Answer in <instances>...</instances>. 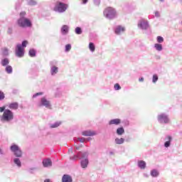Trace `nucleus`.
I'll use <instances>...</instances> for the list:
<instances>
[{"label": "nucleus", "instance_id": "1", "mask_svg": "<svg viewBox=\"0 0 182 182\" xmlns=\"http://www.w3.org/2000/svg\"><path fill=\"white\" fill-rule=\"evenodd\" d=\"M10 150L16 157L13 159L14 164H16V166L20 168V167H22V162L20 159L23 154L22 149H21V147H19L18 144H12L10 146Z\"/></svg>", "mask_w": 182, "mask_h": 182}, {"label": "nucleus", "instance_id": "2", "mask_svg": "<svg viewBox=\"0 0 182 182\" xmlns=\"http://www.w3.org/2000/svg\"><path fill=\"white\" fill-rule=\"evenodd\" d=\"M89 156V154L86 151H79L77 154L74 155L73 156L70 157V160H77L78 159L80 161V166L82 168H87V166H89V159L87 157Z\"/></svg>", "mask_w": 182, "mask_h": 182}, {"label": "nucleus", "instance_id": "3", "mask_svg": "<svg viewBox=\"0 0 182 182\" xmlns=\"http://www.w3.org/2000/svg\"><path fill=\"white\" fill-rule=\"evenodd\" d=\"M68 8H69L68 4L57 1L53 7V11L54 12H58V14H63L64 12H66Z\"/></svg>", "mask_w": 182, "mask_h": 182}, {"label": "nucleus", "instance_id": "4", "mask_svg": "<svg viewBox=\"0 0 182 182\" xmlns=\"http://www.w3.org/2000/svg\"><path fill=\"white\" fill-rule=\"evenodd\" d=\"M103 15L107 19H114L117 16V11L112 7H107L104 10Z\"/></svg>", "mask_w": 182, "mask_h": 182}, {"label": "nucleus", "instance_id": "5", "mask_svg": "<svg viewBox=\"0 0 182 182\" xmlns=\"http://www.w3.org/2000/svg\"><path fill=\"white\" fill-rule=\"evenodd\" d=\"M17 25L19 28H32L33 24L32 23V21L28 18H19L17 20Z\"/></svg>", "mask_w": 182, "mask_h": 182}, {"label": "nucleus", "instance_id": "6", "mask_svg": "<svg viewBox=\"0 0 182 182\" xmlns=\"http://www.w3.org/2000/svg\"><path fill=\"white\" fill-rule=\"evenodd\" d=\"M0 120L3 123L6 122L9 123V122H12L14 120V112L9 109H6V110L3 113L1 116H0Z\"/></svg>", "mask_w": 182, "mask_h": 182}, {"label": "nucleus", "instance_id": "7", "mask_svg": "<svg viewBox=\"0 0 182 182\" xmlns=\"http://www.w3.org/2000/svg\"><path fill=\"white\" fill-rule=\"evenodd\" d=\"M37 106L38 107H45L46 109H52V104L46 97H42L38 102Z\"/></svg>", "mask_w": 182, "mask_h": 182}, {"label": "nucleus", "instance_id": "8", "mask_svg": "<svg viewBox=\"0 0 182 182\" xmlns=\"http://www.w3.org/2000/svg\"><path fill=\"white\" fill-rule=\"evenodd\" d=\"M157 121L160 124H168L170 123V117L166 113H161L157 115Z\"/></svg>", "mask_w": 182, "mask_h": 182}, {"label": "nucleus", "instance_id": "9", "mask_svg": "<svg viewBox=\"0 0 182 182\" xmlns=\"http://www.w3.org/2000/svg\"><path fill=\"white\" fill-rule=\"evenodd\" d=\"M150 26L149 21L147 20H140L138 21V28L141 29V31H147Z\"/></svg>", "mask_w": 182, "mask_h": 182}, {"label": "nucleus", "instance_id": "10", "mask_svg": "<svg viewBox=\"0 0 182 182\" xmlns=\"http://www.w3.org/2000/svg\"><path fill=\"white\" fill-rule=\"evenodd\" d=\"M25 55V48H22L21 44H17L16 46V56L17 58H23Z\"/></svg>", "mask_w": 182, "mask_h": 182}, {"label": "nucleus", "instance_id": "11", "mask_svg": "<svg viewBox=\"0 0 182 182\" xmlns=\"http://www.w3.org/2000/svg\"><path fill=\"white\" fill-rule=\"evenodd\" d=\"M164 146L166 147V149H168L170 146H171V142L173 141V136L171 135H166L164 138Z\"/></svg>", "mask_w": 182, "mask_h": 182}, {"label": "nucleus", "instance_id": "12", "mask_svg": "<svg viewBox=\"0 0 182 182\" xmlns=\"http://www.w3.org/2000/svg\"><path fill=\"white\" fill-rule=\"evenodd\" d=\"M55 63V61L50 62V75L51 76H55V75L58 74V72H59V68L53 65Z\"/></svg>", "mask_w": 182, "mask_h": 182}, {"label": "nucleus", "instance_id": "13", "mask_svg": "<svg viewBox=\"0 0 182 182\" xmlns=\"http://www.w3.org/2000/svg\"><path fill=\"white\" fill-rule=\"evenodd\" d=\"M82 136L92 137L93 136H96V132L91 130H85L82 132Z\"/></svg>", "mask_w": 182, "mask_h": 182}, {"label": "nucleus", "instance_id": "14", "mask_svg": "<svg viewBox=\"0 0 182 182\" xmlns=\"http://www.w3.org/2000/svg\"><path fill=\"white\" fill-rule=\"evenodd\" d=\"M122 123V119L119 118L112 119L109 121L108 124L109 126L114 125V126H119Z\"/></svg>", "mask_w": 182, "mask_h": 182}, {"label": "nucleus", "instance_id": "15", "mask_svg": "<svg viewBox=\"0 0 182 182\" xmlns=\"http://www.w3.org/2000/svg\"><path fill=\"white\" fill-rule=\"evenodd\" d=\"M69 29H70V27H69L68 25H63L60 28L61 34L68 35V33H69Z\"/></svg>", "mask_w": 182, "mask_h": 182}, {"label": "nucleus", "instance_id": "16", "mask_svg": "<svg viewBox=\"0 0 182 182\" xmlns=\"http://www.w3.org/2000/svg\"><path fill=\"white\" fill-rule=\"evenodd\" d=\"M62 182H73V178L69 174H64L62 177Z\"/></svg>", "mask_w": 182, "mask_h": 182}, {"label": "nucleus", "instance_id": "17", "mask_svg": "<svg viewBox=\"0 0 182 182\" xmlns=\"http://www.w3.org/2000/svg\"><path fill=\"white\" fill-rule=\"evenodd\" d=\"M19 107V103L14 102L9 104V109L11 110H18Z\"/></svg>", "mask_w": 182, "mask_h": 182}, {"label": "nucleus", "instance_id": "18", "mask_svg": "<svg viewBox=\"0 0 182 182\" xmlns=\"http://www.w3.org/2000/svg\"><path fill=\"white\" fill-rule=\"evenodd\" d=\"M146 166H147V164H146V161L143 160H139L137 162V166L139 167V168H141V170H144Z\"/></svg>", "mask_w": 182, "mask_h": 182}, {"label": "nucleus", "instance_id": "19", "mask_svg": "<svg viewBox=\"0 0 182 182\" xmlns=\"http://www.w3.org/2000/svg\"><path fill=\"white\" fill-rule=\"evenodd\" d=\"M43 167H51L52 166V160L47 159L43 160Z\"/></svg>", "mask_w": 182, "mask_h": 182}, {"label": "nucleus", "instance_id": "20", "mask_svg": "<svg viewBox=\"0 0 182 182\" xmlns=\"http://www.w3.org/2000/svg\"><path fill=\"white\" fill-rule=\"evenodd\" d=\"M124 27H122V26H118L114 29L116 35H120L121 32H124Z\"/></svg>", "mask_w": 182, "mask_h": 182}, {"label": "nucleus", "instance_id": "21", "mask_svg": "<svg viewBox=\"0 0 182 182\" xmlns=\"http://www.w3.org/2000/svg\"><path fill=\"white\" fill-rule=\"evenodd\" d=\"M124 134V127H119L116 130V134L117 136H123Z\"/></svg>", "mask_w": 182, "mask_h": 182}, {"label": "nucleus", "instance_id": "22", "mask_svg": "<svg viewBox=\"0 0 182 182\" xmlns=\"http://www.w3.org/2000/svg\"><path fill=\"white\" fill-rule=\"evenodd\" d=\"M28 56H30V58H36V50L35 48H31L28 50Z\"/></svg>", "mask_w": 182, "mask_h": 182}, {"label": "nucleus", "instance_id": "23", "mask_svg": "<svg viewBox=\"0 0 182 182\" xmlns=\"http://www.w3.org/2000/svg\"><path fill=\"white\" fill-rule=\"evenodd\" d=\"M150 175L154 178L159 177V176H160V172H159L157 169H152Z\"/></svg>", "mask_w": 182, "mask_h": 182}, {"label": "nucleus", "instance_id": "24", "mask_svg": "<svg viewBox=\"0 0 182 182\" xmlns=\"http://www.w3.org/2000/svg\"><path fill=\"white\" fill-rule=\"evenodd\" d=\"M154 48L156 50H158L159 52H161V50H163V45H161L160 43H155Z\"/></svg>", "mask_w": 182, "mask_h": 182}, {"label": "nucleus", "instance_id": "25", "mask_svg": "<svg viewBox=\"0 0 182 182\" xmlns=\"http://www.w3.org/2000/svg\"><path fill=\"white\" fill-rule=\"evenodd\" d=\"M26 3L29 6H35L38 5V2L35 0H26Z\"/></svg>", "mask_w": 182, "mask_h": 182}, {"label": "nucleus", "instance_id": "26", "mask_svg": "<svg viewBox=\"0 0 182 182\" xmlns=\"http://www.w3.org/2000/svg\"><path fill=\"white\" fill-rule=\"evenodd\" d=\"M62 124V122H55L53 124H50V129H56V127H59Z\"/></svg>", "mask_w": 182, "mask_h": 182}, {"label": "nucleus", "instance_id": "27", "mask_svg": "<svg viewBox=\"0 0 182 182\" xmlns=\"http://www.w3.org/2000/svg\"><path fill=\"white\" fill-rule=\"evenodd\" d=\"M5 72L8 73V75H11L14 72V68L11 65H6L5 68Z\"/></svg>", "mask_w": 182, "mask_h": 182}, {"label": "nucleus", "instance_id": "28", "mask_svg": "<svg viewBox=\"0 0 182 182\" xmlns=\"http://www.w3.org/2000/svg\"><path fill=\"white\" fill-rule=\"evenodd\" d=\"M114 143L115 144H123L124 143V138H115Z\"/></svg>", "mask_w": 182, "mask_h": 182}, {"label": "nucleus", "instance_id": "29", "mask_svg": "<svg viewBox=\"0 0 182 182\" xmlns=\"http://www.w3.org/2000/svg\"><path fill=\"white\" fill-rule=\"evenodd\" d=\"M1 65H3V66H9V59H8L7 58H5L1 60Z\"/></svg>", "mask_w": 182, "mask_h": 182}, {"label": "nucleus", "instance_id": "30", "mask_svg": "<svg viewBox=\"0 0 182 182\" xmlns=\"http://www.w3.org/2000/svg\"><path fill=\"white\" fill-rule=\"evenodd\" d=\"M88 48L90 52H95V50H96V46H95L94 43L90 42L89 43Z\"/></svg>", "mask_w": 182, "mask_h": 182}, {"label": "nucleus", "instance_id": "31", "mask_svg": "<svg viewBox=\"0 0 182 182\" xmlns=\"http://www.w3.org/2000/svg\"><path fill=\"white\" fill-rule=\"evenodd\" d=\"M75 33L76 35H82V33H83V30H82L81 27H76L75 28Z\"/></svg>", "mask_w": 182, "mask_h": 182}, {"label": "nucleus", "instance_id": "32", "mask_svg": "<svg viewBox=\"0 0 182 182\" xmlns=\"http://www.w3.org/2000/svg\"><path fill=\"white\" fill-rule=\"evenodd\" d=\"M22 2H23V0H18L16 2V9H19V8H21V5L22 4Z\"/></svg>", "mask_w": 182, "mask_h": 182}, {"label": "nucleus", "instance_id": "33", "mask_svg": "<svg viewBox=\"0 0 182 182\" xmlns=\"http://www.w3.org/2000/svg\"><path fill=\"white\" fill-rule=\"evenodd\" d=\"M156 41L158 43H163L164 42V38H163L161 36H159L156 37Z\"/></svg>", "mask_w": 182, "mask_h": 182}, {"label": "nucleus", "instance_id": "34", "mask_svg": "<svg viewBox=\"0 0 182 182\" xmlns=\"http://www.w3.org/2000/svg\"><path fill=\"white\" fill-rule=\"evenodd\" d=\"M72 49V45L70 43L65 45V52H70Z\"/></svg>", "mask_w": 182, "mask_h": 182}, {"label": "nucleus", "instance_id": "35", "mask_svg": "<svg viewBox=\"0 0 182 182\" xmlns=\"http://www.w3.org/2000/svg\"><path fill=\"white\" fill-rule=\"evenodd\" d=\"M60 95H62L61 89H60V87H57L56 92H55V97H59V96H60Z\"/></svg>", "mask_w": 182, "mask_h": 182}, {"label": "nucleus", "instance_id": "36", "mask_svg": "<svg viewBox=\"0 0 182 182\" xmlns=\"http://www.w3.org/2000/svg\"><path fill=\"white\" fill-rule=\"evenodd\" d=\"M157 80H159V75H157V74H154L152 76V82L156 83Z\"/></svg>", "mask_w": 182, "mask_h": 182}, {"label": "nucleus", "instance_id": "37", "mask_svg": "<svg viewBox=\"0 0 182 182\" xmlns=\"http://www.w3.org/2000/svg\"><path fill=\"white\" fill-rule=\"evenodd\" d=\"M20 46L23 48V49H25V48H26V46H28V41L24 40L21 42V44H20Z\"/></svg>", "mask_w": 182, "mask_h": 182}, {"label": "nucleus", "instance_id": "38", "mask_svg": "<svg viewBox=\"0 0 182 182\" xmlns=\"http://www.w3.org/2000/svg\"><path fill=\"white\" fill-rule=\"evenodd\" d=\"M42 95H43V92H36L33 95L32 97H33V99H35V98L38 97V96H42Z\"/></svg>", "mask_w": 182, "mask_h": 182}, {"label": "nucleus", "instance_id": "39", "mask_svg": "<svg viewBox=\"0 0 182 182\" xmlns=\"http://www.w3.org/2000/svg\"><path fill=\"white\" fill-rule=\"evenodd\" d=\"M3 56H8L9 55L8 48H4L2 52Z\"/></svg>", "mask_w": 182, "mask_h": 182}, {"label": "nucleus", "instance_id": "40", "mask_svg": "<svg viewBox=\"0 0 182 182\" xmlns=\"http://www.w3.org/2000/svg\"><path fill=\"white\" fill-rule=\"evenodd\" d=\"M114 90H120V89H122V87L120 86L119 83H116L114 85Z\"/></svg>", "mask_w": 182, "mask_h": 182}, {"label": "nucleus", "instance_id": "41", "mask_svg": "<svg viewBox=\"0 0 182 182\" xmlns=\"http://www.w3.org/2000/svg\"><path fill=\"white\" fill-rule=\"evenodd\" d=\"M8 35H12L14 33V28L12 27H9L7 30Z\"/></svg>", "mask_w": 182, "mask_h": 182}, {"label": "nucleus", "instance_id": "42", "mask_svg": "<svg viewBox=\"0 0 182 182\" xmlns=\"http://www.w3.org/2000/svg\"><path fill=\"white\" fill-rule=\"evenodd\" d=\"M5 99V93L0 90V101L4 100Z\"/></svg>", "mask_w": 182, "mask_h": 182}, {"label": "nucleus", "instance_id": "43", "mask_svg": "<svg viewBox=\"0 0 182 182\" xmlns=\"http://www.w3.org/2000/svg\"><path fill=\"white\" fill-rule=\"evenodd\" d=\"M6 112V107H0V113H5Z\"/></svg>", "mask_w": 182, "mask_h": 182}, {"label": "nucleus", "instance_id": "44", "mask_svg": "<svg viewBox=\"0 0 182 182\" xmlns=\"http://www.w3.org/2000/svg\"><path fill=\"white\" fill-rule=\"evenodd\" d=\"M94 4L95 6H99L100 5V0H94Z\"/></svg>", "mask_w": 182, "mask_h": 182}, {"label": "nucleus", "instance_id": "45", "mask_svg": "<svg viewBox=\"0 0 182 182\" xmlns=\"http://www.w3.org/2000/svg\"><path fill=\"white\" fill-rule=\"evenodd\" d=\"M26 15V12H25V11H21V12L20 13V18H26V17H25Z\"/></svg>", "mask_w": 182, "mask_h": 182}, {"label": "nucleus", "instance_id": "46", "mask_svg": "<svg viewBox=\"0 0 182 182\" xmlns=\"http://www.w3.org/2000/svg\"><path fill=\"white\" fill-rule=\"evenodd\" d=\"M36 170V168H31L28 169V173H31V174H33V171Z\"/></svg>", "mask_w": 182, "mask_h": 182}, {"label": "nucleus", "instance_id": "47", "mask_svg": "<svg viewBox=\"0 0 182 182\" xmlns=\"http://www.w3.org/2000/svg\"><path fill=\"white\" fill-rule=\"evenodd\" d=\"M78 140H79L80 143H85L84 137L78 138Z\"/></svg>", "mask_w": 182, "mask_h": 182}, {"label": "nucleus", "instance_id": "48", "mask_svg": "<svg viewBox=\"0 0 182 182\" xmlns=\"http://www.w3.org/2000/svg\"><path fill=\"white\" fill-rule=\"evenodd\" d=\"M89 2V0H82V5H86Z\"/></svg>", "mask_w": 182, "mask_h": 182}, {"label": "nucleus", "instance_id": "49", "mask_svg": "<svg viewBox=\"0 0 182 182\" xmlns=\"http://www.w3.org/2000/svg\"><path fill=\"white\" fill-rule=\"evenodd\" d=\"M155 16H156V18H160V13H159V11H156V12H155Z\"/></svg>", "mask_w": 182, "mask_h": 182}, {"label": "nucleus", "instance_id": "50", "mask_svg": "<svg viewBox=\"0 0 182 182\" xmlns=\"http://www.w3.org/2000/svg\"><path fill=\"white\" fill-rule=\"evenodd\" d=\"M139 82H144V77H139Z\"/></svg>", "mask_w": 182, "mask_h": 182}, {"label": "nucleus", "instance_id": "51", "mask_svg": "<svg viewBox=\"0 0 182 182\" xmlns=\"http://www.w3.org/2000/svg\"><path fill=\"white\" fill-rule=\"evenodd\" d=\"M113 154H114V152H113V151H109V156H113Z\"/></svg>", "mask_w": 182, "mask_h": 182}, {"label": "nucleus", "instance_id": "52", "mask_svg": "<svg viewBox=\"0 0 182 182\" xmlns=\"http://www.w3.org/2000/svg\"><path fill=\"white\" fill-rule=\"evenodd\" d=\"M44 182H52V181H50V179H45Z\"/></svg>", "mask_w": 182, "mask_h": 182}, {"label": "nucleus", "instance_id": "53", "mask_svg": "<svg viewBox=\"0 0 182 182\" xmlns=\"http://www.w3.org/2000/svg\"><path fill=\"white\" fill-rule=\"evenodd\" d=\"M0 154H4V151H2V149L0 148Z\"/></svg>", "mask_w": 182, "mask_h": 182}, {"label": "nucleus", "instance_id": "54", "mask_svg": "<svg viewBox=\"0 0 182 182\" xmlns=\"http://www.w3.org/2000/svg\"><path fill=\"white\" fill-rule=\"evenodd\" d=\"M126 141H130V139H126Z\"/></svg>", "mask_w": 182, "mask_h": 182}, {"label": "nucleus", "instance_id": "55", "mask_svg": "<svg viewBox=\"0 0 182 182\" xmlns=\"http://www.w3.org/2000/svg\"><path fill=\"white\" fill-rule=\"evenodd\" d=\"M160 2H164V0H159Z\"/></svg>", "mask_w": 182, "mask_h": 182}]
</instances>
